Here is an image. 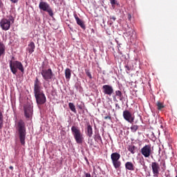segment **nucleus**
I'll use <instances>...</instances> for the list:
<instances>
[{
    "label": "nucleus",
    "instance_id": "obj_19",
    "mask_svg": "<svg viewBox=\"0 0 177 177\" xmlns=\"http://www.w3.org/2000/svg\"><path fill=\"white\" fill-rule=\"evenodd\" d=\"M6 50V46H5V44H3V41H0V57L5 55Z\"/></svg>",
    "mask_w": 177,
    "mask_h": 177
},
{
    "label": "nucleus",
    "instance_id": "obj_8",
    "mask_svg": "<svg viewBox=\"0 0 177 177\" xmlns=\"http://www.w3.org/2000/svg\"><path fill=\"white\" fill-rule=\"evenodd\" d=\"M36 102L37 104H45L46 103V97L44 93V91H36L34 93Z\"/></svg>",
    "mask_w": 177,
    "mask_h": 177
},
{
    "label": "nucleus",
    "instance_id": "obj_12",
    "mask_svg": "<svg viewBox=\"0 0 177 177\" xmlns=\"http://www.w3.org/2000/svg\"><path fill=\"white\" fill-rule=\"evenodd\" d=\"M152 172L154 177H158L160 175V164L157 162H152L151 164Z\"/></svg>",
    "mask_w": 177,
    "mask_h": 177
},
{
    "label": "nucleus",
    "instance_id": "obj_5",
    "mask_svg": "<svg viewBox=\"0 0 177 177\" xmlns=\"http://www.w3.org/2000/svg\"><path fill=\"white\" fill-rule=\"evenodd\" d=\"M121 158V155L118 152H114L111 154V160L112 165H113V168L116 169V171H118V169H121V160L120 159Z\"/></svg>",
    "mask_w": 177,
    "mask_h": 177
},
{
    "label": "nucleus",
    "instance_id": "obj_36",
    "mask_svg": "<svg viewBox=\"0 0 177 177\" xmlns=\"http://www.w3.org/2000/svg\"><path fill=\"white\" fill-rule=\"evenodd\" d=\"M115 107L116 109H121V107H120V105L118 104H115Z\"/></svg>",
    "mask_w": 177,
    "mask_h": 177
},
{
    "label": "nucleus",
    "instance_id": "obj_33",
    "mask_svg": "<svg viewBox=\"0 0 177 177\" xmlns=\"http://www.w3.org/2000/svg\"><path fill=\"white\" fill-rule=\"evenodd\" d=\"M104 118V120H111V116H105Z\"/></svg>",
    "mask_w": 177,
    "mask_h": 177
},
{
    "label": "nucleus",
    "instance_id": "obj_15",
    "mask_svg": "<svg viewBox=\"0 0 177 177\" xmlns=\"http://www.w3.org/2000/svg\"><path fill=\"white\" fill-rule=\"evenodd\" d=\"M74 17L75 19L77 24L80 26V27H81L82 30H85L86 27L85 26V23H84V21L81 20V19H80V17H78V15H77L76 14L74 15Z\"/></svg>",
    "mask_w": 177,
    "mask_h": 177
},
{
    "label": "nucleus",
    "instance_id": "obj_7",
    "mask_svg": "<svg viewBox=\"0 0 177 177\" xmlns=\"http://www.w3.org/2000/svg\"><path fill=\"white\" fill-rule=\"evenodd\" d=\"M33 108L32 104L28 102L24 106V116L27 120H31L32 118V114L34 113Z\"/></svg>",
    "mask_w": 177,
    "mask_h": 177
},
{
    "label": "nucleus",
    "instance_id": "obj_37",
    "mask_svg": "<svg viewBox=\"0 0 177 177\" xmlns=\"http://www.w3.org/2000/svg\"><path fill=\"white\" fill-rule=\"evenodd\" d=\"M111 19L113 20V21H115L116 18H115V17H111Z\"/></svg>",
    "mask_w": 177,
    "mask_h": 177
},
{
    "label": "nucleus",
    "instance_id": "obj_20",
    "mask_svg": "<svg viewBox=\"0 0 177 177\" xmlns=\"http://www.w3.org/2000/svg\"><path fill=\"white\" fill-rule=\"evenodd\" d=\"M65 78L66 80H70L71 78V69L67 68L65 70Z\"/></svg>",
    "mask_w": 177,
    "mask_h": 177
},
{
    "label": "nucleus",
    "instance_id": "obj_35",
    "mask_svg": "<svg viewBox=\"0 0 177 177\" xmlns=\"http://www.w3.org/2000/svg\"><path fill=\"white\" fill-rule=\"evenodd\" d=\"M93 174L94 175H96V174H97V171L95 167L93 168Z\"/></svg>",
    "mask_w": 177,
    "mask_h": 177
},
{
    "label": "nucleus",
    "instance_id": "obj_27",
    "mask_svg": "<svg viewBox=\"0 0 177 177\" xmlns=\"http://www.w3.org/2000/svg\"><path fill=\"white\" fill-rule=\"evenodd\" d=\"M131 131L136 132L139 129V126L134 124L131 127Z\"/></svg>",
    "mask_w": 177,
    "mask_h": 177
},
{
    "label": "nucleus",
    "instance_id": "obj_14",
    "mask_svg": "<svg viewBox=\"0 0 177 177\" xmlns=\"http://www.w3.org/2000/svg\"><path fill=\"white\" fill-rule=\"evenodd\" d=\"M41 82L39 81V79H38V77H36L34 82V93L42 91V90L41 89Z\"/></svg>",
    "mask_w": 177,
    "mask_h": 177
},
{
    "label": "nucleus",
    "instance_id": "obj_1",
    "mask_svg": "<svg viewBox=\"0 0 177 177\" xmlns=\"http://www.w3.org/2000/svg\"><path fill=\"white\" fill-rule=\"evenodd\" d=\"M17 130L20 142L22 145H26V136L27 131L26 129V122L23 120H20L17 122Z\"/></svg>",
    "mask_w": 177,
    "mask_h": 177
},
{
    "label": "nucleus",
    "instance_id": "obj_28",
    "mask_svg": "<svg viewBox=\"0 0 177 177\" xmlns=\"http://www.w3.org/2000/svg\"><path fill=\"white\" fill-rule=\"evenodd\" d=\"M85 72H86L87 77H88V78H90V80H92V74H91V72L89 71V70L86 69Z\"/></svg>",
    "mask_w": 177,
    "mask_h": 177
},
{
    "label": "nucleus",
    "instance_id": "obj_40",
    "mask_svg": "<svg viewBox=\"0 0 177 177\" xmlns=\"http://www.w3.org/2000/svg\"><path fill=\"white\" fill-rule=\"evenodd\" d=\"M9 169H11L12 171H13V166H10Z\"/></svg>",
    "mask_w": 177,
    "mask_h": 177
},
{
    "label": "nucleus",
    "instance_id": "obj_42",
    "mask_svg": "<svg viewBox=\"0 0 177 177\" xmlns=\"http://www.w3.org/2000/svg\"><path fill=\"white\" fill-rule=\"evenodd\" d=\"M176 177H177V174H176Z\"/></svg>",
    "mask_w": 177,
    "mask_h": 177
},
{
    "label": "nucleus",
    "instance_id": "obj_9",
    "mask_svg": "<svg viewBox=\"0 0 177 177\" xmlns=\"http://www.w3.org/2000/svg\"><path fill=\"white\" fill-rule=\"evenodd\" d=\"M141 154L145 158H149L150 156L153 154V149H151V145H145L141 149H140Z\"/></svg>",
    "mask_w": 177,
    "mask_h": 177
},
{
    "label": "nucleus",
    "instance_id": "obj_16",
    "mask_svg": "<svg viewBox=\"0 0 177 177\" xmlns=\"http://www.w3.org/2000/svg\"><path fill=\"white\" fill-rule=\"evenodd\" d=\"M86 135H87L88 138H92V136L93 135V129L92 128V126H91V124L89 123H87Z\"/></svg>",
    "mask_w": 177,
    "mask_h": 177
},
{
    "label": "nucleus",
    "instance_id": "obj_25",
    "mask_svg": "<svg viewBox=\"0 0 177 177\" xmlns=\"http://www.w3.org/2000/svg\"><path fill=\"white\" fill-rule=\"evenodd\" d=\"M156 106L158 107V110H162L165 106H164V103L160 102H156Z\"/></svg>",
    "mask_w": 177,
    "mask_h": 177
},
{
    "label": "nucleus",
    "instance_id": "obj_24",
    "mask_svg": "<svg viewBox=\"0 0 177 177\" xmlns=\"http://www.w3.org/2000/svg\"><path fill=\"white\" fill-rule=\"evenodd\" d=\"M68 107L70 110H71V111H73V113H77V110L75 109V105H74L73 103L69 102Z\"/></svg>",
    "mask_w": 177,
    "mask_h": 177
},
{
    "label": "nucleus",
    "instance_id": "obj_17",
    "mask_svg": "<svg viewBox=\"0 0 177 177\" xmlns=\"http://www.w3.org/2000/svg\"><path fill=\"white\" fill-rule=\"evenodd\" d=\"M27 50L28 51V53H30V55L32 54L34 50H35V44L33 41H31L28 44Z\"/></svg>",
    "mask_w": 177,
    "mask_h": 177
},
{
    "label": "nucleus",
    "instance_id": "obj_23",
    "mask_svg": "<svg viewBox=\"0 0 177 177\" xmlns=\"http://www.w3.org/2000/svg\"><path fill=\"white\" fill-rule=\"evenodd\" d=\"M2 128H3V114L0 109V129H2Z\"/></svg>",
    "mask_w": 177,
    "mask_h": 177
},
{
    "label": "nucleus",
    "instance_id": "obj_2",
    "mask_svg": "<svg viewBox=\"0 0 177 177\" xmlns=\"http://www.w3.org/2000/svg\"><path fill=\"white\" fill-rule=\"evenodd\" d=\"M9 64L10 71L14 74V75L17 74L18 70L21 71L22 74H24V66H23V64H21V62L15 61V57H12L11 60L9 61Z\"/></svg>",
    "mask_w": 177,
    "mask_h": 177
},
{
    "label": "nucleus",
    "instance_id": "obj_3",
    "mask_svg": "<svg viewBox=\"0 0 177 177\" xmlns=\"http://www.w3.org/2000/svg\"><path fill=\"white\" fill-rule=\"evenodd\" d=\"M15 23V17L12 15L7 16V18L1 19L0 21V27L3 31H8L10 30L11 24Z\"/></svg>",
    "mask_w": 177,
    "mask_h": 177
},
{
    "label": "nucleus",
    "instance_id": "obj_11",
    "mask_svg": "<svg viewBox=\"0 0 177 177\" xmlns=\"http://www.w3.org/2000/svg\"><path fill=\"white\" fill-rule=\"evenodd\" d=\"M123 118L130 124H133V121H135V116L129 110L123 111Z\"/></svg>",
    "mask_w": 177,
    "mask_h": 177
},
{
    "label": "nucleus",
    "instance_id": "obj_39",
    "mask_svg": "<svg viewBox=\"0 0 177 177\" xmlns=\"http://www.w3.org/2000/svg\"><path fill=\"white\" fill-rule=\"evenodd\" d=\"M131 17H132V16L130 14H129L128 19L131 20Z\"/></svg>",
    "mask_w": 177,
    "mask_h": 177
},
{
    "label": "nucleus",
    "instance_id": "obj_41",
    "mask_svg": "<svg viewBox=\"0 0 177 177\" xmlns=\"http://www.w3.org/2000/svg\"><path fill=\"white\" fill-rule=\"evenodd\" d=\"M90 145H92V142L90 143Z\"/></svg>",
    "mask_w": 177,
    "mask_h": 177
},
{
    "label": "nucleus",
    "instance_id": "obj_22",
    "mask_svg": "<svg viewBox=\"0 0 177 177\" xmlns=\"http://www.w3.org/2000/svg\"><path fill=\"white\" fill-rule=\"evenodd\" d=\"M128 150L131 153V154H135L136 153V147L135 145H129Z\"/></svg>",
    "mask_w": 177,
    "mask_h": 177
},
{
    "label": "nucleus",
    "instance_id": "obj_38",
    "mask_svg": "<svg viewBox=\"0 0 177 177\" xmlns=\"http://www.w3.org/2000/svg\"><path fill=\"white\" fill-rule=\"evenodd\" d=\"M78 108L80 109V110H82V109H83V108H82V105H79V106H78Z\"/></svg>",
    "mask_w": 177,
    "mask_h": 177
},
{
    "label": "nucleus",
    "instance_id": "obj_6",
    "mask_svg": "<svg viewBox=\"0 0 177 177\" xmlns=\"http://www.w3.org/2000/svg\"><path fill=\"white\" fill-rule=\"evenodd\" d=\"M39 8L40 9V10H43V12H47L49 16H50V17H53V10H52L50 6L46 1L41 0L39 3Z\"/></svg>",
    "mask_w": 177,
    "mask_h": 177
},
{
    "label": "nucleus",
    "instance_id": "obj_29",
    "mask_svg": "<svg viewBox=\"0 0 177 177\" xmlns=\"http://www.w3.org/2000/svg\"><path fill=\"white\" fill-rule=\"evenodd\" d=\"M125 71L127 74H129V71H131V67L128 64L124 66Z\"/></svg>",
    "mask_w": 177,
    "mask_h": 177
},
{
    "label": "nucleus",
    "instance_id": "obj_13",
    "mask_svg": "<svg viewBox=\"0 0 177 177\" xmlns=\"http://www.w3.org/2000/svg\"><path fill=\"white\" fill-rule=\"evenodd\" d=\"M102 92L104 95H108V96H111L114 93V88L112 86L109 84H105L102 86Z\"/></svg>",
    "mask_w": 177,
    "mask_h": 177
},
{
    "label": "nucleus",
    "instance_id": "obj_32",
    "mask_svg": "<svg viewBox=\"0 0 177 177\" xmlns=\"http://www.w3.org/2000/svg\"><path fill=\"white\" fill-rule=\"evenodd\" d=\"M162 165L163 169L165 170L167 168V165L165 164V161L162 162Z\"/></svg>",
    "mask_w": 177,
    "mask_h": 177
},
{
    "label": "nucleus",
    "instance_id": "obj_18",
    "mask_svg": "<svg viewBox=\"0 0 177 177\" xmlns=\"http://www.w3.org/2000/svg\"><path fill=\"white\" fill-rule=\"evenodd\" d=\"M124 167L128 171H135V165H133L132 162H127Z\"/></svg>",
    "mask_w": 177,
    "mask_h": 177
},
{
    "label": "nucleus",
    "instance_id": "obj_26",
    "mask_svg": "<svg viewBox=\"0 0 177 177\" xmlns=\"http://www.w3.org/2000/svg\"><path fill=\"white\" fill-rule=\"evenodd\" d=\"M115 96H118L119 97V100H122V93L121 91L118 90L115 91Z\"/></svg>",
    "mask_w": 177,
    "mask_h": 177
},
{
    "label": "nucleus",
    "instance_id": "obj_31",
    "mask_svg": "<svg viewBox=\"0 0 177 177\" xmlns=\"http://www.w3.org/2000/svg\"><path fill=\"white\" fill-rule=\"evenodd\" d=\"M84 177H93L91 175V173L84 172Z\"/></svg>",
    "mask_w": 177,
    "mask_h": 177
},
{
    "label": "nucleus",
    "instance_id": "obj_10",
    "mask_svg": "<svg viewBox=\"0 0 177 177\" xmlns=\"http://www.w3.org/2000/svg\"><path fill=\"white\" fill-rule=\"evenodd\" d=\"M41 75L44 78V81H50L53 78V72L51 68L42 69L41 71Z\"/></svg>",
    "mask_w": 177,
    "mask_h": 177
},
{
    "label": "nucleus",
    "instance_id": "obj_30",
    "mask_svg": "<svg viewBox=\"0 0 177 177\" xmlns=\"http://www.w3.org/2000/svg\"><path fill=\"white\" fill-rule=\"evenodd\" d=\"M111 5H112V7L114 8L115 3H117V1L115 0H109Z\"/></svg>",
    "mask_w": 177,
    "mask_h": 177
},
{
    "label": "nucleus",
    "instance_id": "obj_21",
    "mask_svg": "<svg viewBox=\"0 0 177 177\" xmlns=\"http://www.w3.org/2000/svg\"><path fill=\"white\" fill-rule=\"evenodd\" d=\"M94 140H95L97 143H102V145H103V140H102V136H100V134L99 133L95 135Z\"/></svg>",
    "mask_w": 177,
    "mask_h": 177
},
{
    "label": "nucleus",
    "instance_id": "obj_34",
    "mask_svg": "<svg viewBox=\"0 0 177 177\" xmlns=\"http://www.w3.org/2000/svg\"><path fill=\"white\" fill-rule=\"evenodd\" d=\"M12 3H17L19 2V0H10Z\"/></svg>",
    "mask_w": 177,
    "mask_h": 177
},
{
    "label": "nucleus",
    "instance_id": "obj_4",
    "mask_svg": "<svg viewBox=\"0 0 177 177\" xmlns=\"http://www.w3.org/2000/svg\"><path fill=\"white\" fill-rule=\"evenodd\" d=\"M71 131L76 143H77V145H82V142H84V136L82 135V133H81L80 128H78V127L73 126L71 127Z\"/></svg>",
    "mask_w": 177,
    "mask_h": 177
}]
</instances>
